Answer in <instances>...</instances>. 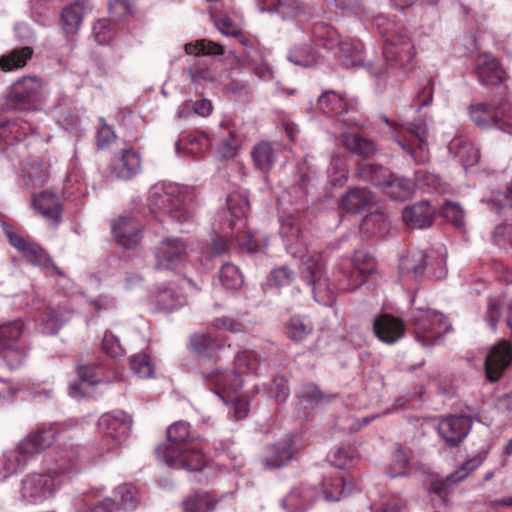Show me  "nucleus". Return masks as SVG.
Instances as JSON below:
<instances>
[{
	"mask_svg": "<svg viewBox=\"0 0 512 512\" xmlns=\"http://www.w3.org/2000/svg\"><path fill=\"white\" fill-rule=\"evenodd\" d=\"M497 112L498 121L496 122V127L499 130L512 135V104L502 105Z\"/></svg>",
	"mask_w": 512,
	"mask_h": 512,
	"instance_id": "13d9d810",
	"label": "nucleus"
},
{
	"mask_svg": "<svg viewBox=\"0 0 512 512\" xmlns=\"http://www.w3.org/2000/svg\"><path fill=\"white\" fill-rule=\"evenodd\" d=\"M186 54L193 56L209 55L218 56L225 53L224 47L216 42L207 39H199L185 45Z\"/></svg>",
	"mask_w": 512,
	"mask_h": 512,
	"instance_id": "58836bf2",
	"label": "nucleus"
},
{
	"mask_svg": "<svg viewBox=\"0 0 512 512\" xmlns=\"http://www.w3.org/2000/svg\"><path fill=\"white\" fill-rule=\"evenodd\" d=\"M368 168L376 174L372 178L374 185L391 199L406 200L414 194L415 185L410 179L391 173L382 166L368 165Z\"/></svg>",
	"mask_w": 512,
	"mask_h": 512,
	"instance_id": "0eeeda50",
	"label": "nucleus"
},
{
	"mask_svg": "<svg viewBox=\"0 0 512 512\" xmlns=\"http://www.w3.org/2000/svg\"><path fill=\"white\" fill-rule=\"evenodd\" d=\"M481 464L482 460L478 457L468 459L452 474L447 476V480L452 481V483L461 482L465 480L470 474H472Z\"/></svg>",
	"mask_w": 512,
	"mask_h": 512,
	"instance_id": "de8ad7c7",
	"label": "nucleus"
},
{
	"mask_svg": "<svg viewBox=\"0 0 512 512\" xmlns=\"http://www.w3.org/2000/svg\"><path fill=\"white\" fill-rule=\"evenodd\" d=\"M493 241L502 248L512 247V225H499L493 233Z\"/></svg>",
	"mask_w": 512,
	"mask_h": 512,
	"instance_id": "bf43d9fd",
	"label": "nucleus"
},
{
	"mask_svg": "<svg viewBox=\"0 0 512 512\" xmlns=\"http://www.w3.org/2000/svg\"><path fill=\"white\" fill-rule=\"evenodd\" d=\"M319 58V53L310 43L296 45L288 53V60L290 62L303 67L315 65Z\"/></svg>",
	"mask_w": 512,
	"mask_h": 512,
	"instance_id": "473e14b6",
	"label": "nucleus"
},
{
	"mask_svg": "<svg viewBox=\"0 0 512 512\" xmlns=\"http://www.w3.org/2000/svg\"><path fill=\"white\" fill-rule=\"evenodd\" d=\"M384 55L387 60L399 65H405L412 61L415 52L411 40L401 36L398 40H388L384 47Z\"/></svg>",
	"mask_w": 512,
	"mask_h": 512,
	"instance_id": "aec40b11",
	"label": "nucleus"
},
{
	"mask_svg": "<svg viewBox=\"0 0 512 512\" xmlns=\"http://www.w3.org/2000/svg\"><path fill=\"white\" fill-rule=\"evenodd\" d=\"M362 254L361 253H357L355 254L354 256V259H353V264H354V268H353V272H352V275L353 276H356L360 278L359 282L353 286H350L348 288V290L350 291H354L356 288L360 287L362 284L365 283L366 279H367V276L372 274L374 272V268L373 266H369L367 268H360L358 266V262L361 260L362 258Z\"/></svg>",
	"mask_w": 512,
	"mask_h": 512,
	"instance_id": "e2e57ef3",
	"label": "nucleus"
},
{
	"mask_svg": "<svg viewBox=\"0 0 512 512\" xmlns=\"http://www.w3.org/2000/svg\"><path fill=\"white\" fill-rule=\"evenodd\" d=\"M111 499H115L117 511L133 509L138 503V491L131 484H122L115 488Z\"/></svg>",
	"mask_w": 512,
	"mask_h": 512,
	"instance_id": "4c0bfd02",
	"label": "nucleus"
},
{
	"mask_svg": "<svg viewBox=\"0 0 512 512\" xmlns=\"http://www.w3.org/2000/svg\"><path fill=\"white\" fill-rule=\"evenodd\" d=\"M141 225L134 218L121 217L112 224L117 242L128 248L136 247L141 241Z\"/></svg>",
	"mask_w": 512,
	"mask_h": 512,
	"instance_id": "a211bd4d",
	"label": "nucleus"
},
{
	"mask_svg": "<svg viewBox=\"0 0 512 512\" xmlns=\"http://www.w3.org/2000/svg\"><path fill=\"white\" fill-rule=\"evenodd\" d=\"M239 148L240 144L235 134L232 131H228V137L223 140L218 148V155L222 159L234 158L238 154Z\"/></svg>",
	"mask_w": 512,
	"mask_h": 512,
	"instance_id": "864d4df0",
	"label": "nucleus"
},
{
	"mask_svg": "<svg viewBox=\"0 0 512 512\" xmlns=\"http://www.w3.org/2000/svg\"><path fill=\"white\" fill-rule=\"evenodd\" d=\"M130 365L135 374L141 378H149L154 372L150 357L145 353L136 354L131 357Z\"/></svg>",
	"mask_w": 512,
	"mask_h": 512,
	"instance_id": "49530a36",
	"label": "nucleus"
},
{
	"mask_svg": "<svg viewBox=\"0 0 512 512\" xmlns=\"http://www.w3.org/2000/svg\"><path fill=\"white\" fill-rule=\"evenodd\" d=\"M26 356L27 351L23 345L0 346V358L10 370L19 368Z\"/></svg>",
	"mask_w": 512,
	"mask_h": 512,
	"instance_id": "a19ab883",
	"label": "nucleus"
},
{
	"mask_svg": "<svg viewBox=\"0 0 512 512\" xmlns=\"http://www.w3.org/2000/svg\"><path fill=\"white\" fill-rule=\"evenodd\" d=\"M405 507L406 504L401 498L393 496L383 503L382 508L378 512H403Z\"/></svg>",
	"mask_w": 512,
	"mask_h": 512,
	"instance_id": "774afa93",
	"label": "nucleus"
},
{
	"mask_svg": "<svg viewBox=\"0 0 512 512\" xmlns=\"http://www.w3.org/2000/svg\"><path fill=\"white\" fill-rule=\"evenodd\" d=\"M373 201L372 193L366 188H352L342 197V208L348 213H358Z\"/></svg>",
	"mask_w": 512,
	"mask_h": 512,
	"instance_id": "a878e982",
	"label": "nucleus"
},
{
	"mask_svg": "<svg viewBox=\"0 0 512 512\" xmlns=\"http://www.w3.org/2000/svg\"><path fill=\"white\" fill-rule=\"evenodd\" d=\"M220 281L226 289L235 290L242 286L243 276L237 266L227 263L221 267Z\"/></svg>",
	"mask_w": 512,
	"mask_h": 512,
	"instance_id": "c03bdc74",
	"label": "nucleus"
},
{
	"mask_svg": "<svg viewBox=\"0 0 512 512\" xmlns=\"http://www.w3.org/2000/svg\"><path fill=\"white\" fill-rule=\"evenodd\" d=\"M109 9L111 14L118 18L131 13V5L128 0H112L109 3Z\"/></svg>",
	"mask_w": 512,
	"mask_h": 512,
	"instance_id": "338daca9",
	"label": "nucleus"
},
{
	"mask_svg": "<svg viewBox=\"0 0 512 512\" xmlns=\"http://www.w3.org/2000/svg\"><path fill=\"white\" fill-rule=\"evenodd\" d=\"M210 329L215 334H220L221 336H223L221 334L222 331L230 332L232 334L244 332V325L241 322H239L231 317L224 316V317L216 318L210 324Z\"/></svg>",
	"mask_w": 512,
	"mask_h": 512,
	"instance_id": "a18cd8bd",
	"label": "nucleus"
},
{
	"mask_svg": "<svg viewBox=\"0 0 512 512\" xmlns=\"http://www.w3.org/2000/svg\"><path fill=\"white\" fill-rule=\"evenodd\" d=\"M415 140L408 143L402 140H396L398 145L407 152L416 164H425L430 160L429 150L426 143V130L418 128L414 131Z\"/></svg>",
	"mask_w": 512,
	"mask_h": 512,
	"instance_id": "b1692460",
	"label": "nucleus"
},
{
	"mask_svg": "<svg viewBox=\"0 0 512 512\" xmlns=\"http://www.w3.org/2000/svg\"><path fill=\"white\" fill-rule=\"evenodd\" d=\"M271 452L272 455L265 458V464L269 468H279L292 458V449L289 443L273 445Z\"/></svg>",
	"mask_w": 512,
	"mask_h": 512,
	"instance_id": "79ce46f5",
	"label": "nucleus"
},
{
	"mask_svg": "<svg viewBox=\"0 0 512 512\" xmlns=\"http://www.w3.org/2000/svg\"><path fill=\"white\" fill-rule=\"evenodd\" d=\"M43 81L36 76H24L16 81L12 88L10 97L20 109H29L38 102L43 91Z\"/></svg>",
	"mask_w": 512,
	"mask_h": 512,
	"instance_id": "6e6552de",
	"label": "nucleus"
},
{
	"mask_svg": "<svg viewBox=\"0 0 512 512\" xmlns=\"http://www.w3.org/2000/svg\"><path fill=\"white\" fill-rule=\"evenodd\" d=\"M24 174L29 182L41 184L48 179L49 165L39 159H34L24 168Z\"/></svg>",
	"mask_w": 512,
	"mask_h": 512,
	"instance_id": "37998d69",
	"label": "nucleus"
},
{
	"mask_svg": "<svg viewBox=\"0 0 512 512\" xmlns=\"http://www.w3.org/2000/svg\"><path fill=\"white\" fill-rule=\"evenodd\" d=\"M373 331L380 341L386 344H394L404 336L405 324L398 317L381 314L374 320Z\"/></svg>",
	"mask_w": 512,
	"mask_h": 512,
	"instance_id": "ddd939ff",
	"label": "nucleus"
},
{
	"mask_svg": "<svg viewBox=\"0 0 512 512\" xmlns=\"http://www.w3.org/2000/svg\"><path fill=\"white\" fill-rule=\"evenodd\" d=\"M471 426L468 416L450 415L439 422L438 433L449 446L454 447L468 435Z\"/></svg>",
	"mask_w": 512,
	"mask_h": 512,
	"instance_id": "9b49d317",
	"label": "nucleus"
},
{
	"mask_svg": "<svg viewBox=\"0 0 512 512\" xmlns=\"http://www.w3.org/2000/svg\"><path fill=\"white\" fill-rule=\"evenodd\" d=\"M469 115L471 121L481 128H488L490 126L496 127V122L498 121L497 110L494 106L487 103L471 105Z\"/></svg>",
	"mask_w": 512,
	"mask_h": 512,
	"instance_id": "2f4dec72",
	"label": "nucleus"
},
{
	"mask_svg": "<svg viewBox=\"0 0 512 512\" xmlns=\"http://www.w3.org/2000/svg\"><path fill=\"white\" fill-rule=\"evenodd\" d=\"M475 63V73L481 84L497 86L505 81L506 71L493 55L479 54Z\"/></svg>",
	"mask_w": 512,
	"mask_h": 512,
	"instance_id": "f8f14e48",
	"label": "nucleus"
},
{
	"mask_svg": "<svg viewBox=\"0 0 512 512\" xmlns=\"http://www.w3.org/2000/svg\"><path fill=\"white\" fill-rule=\"evenodd\" d=\"M512 361V347L506 340L494 345L485 360V372L489 381L499 380Z\"/></svg>",
	"mask_w": 512,
	"mask_h": 512,
	"instance_id": "9d476101",
	"label": "nucleus"
},
{
	"mask_svg": "<svg viewBox=\"0 0 512 512\" xmlns=\"http://www.w3.org/2000/svg\"><path fill=\"white\" fill-rule=\"evenodd\" d=\"M102 350L106 355L113 359H120L125 351L122 348L119 339L110 332H106L103 337Z\"/></svg>",
	"mask_w": 512,
	"mask_h": 512,
	"instance_id": "3c124183",
	"label": "nucleus"
},
{
	"mask_svg": "<svg viewBox=\"0 0 512 512\" xmlns=\"http://www.w3.org/2000/svg\"><path fill=\"white\" fill-rule=\"evenodd\" d=\"M250 154L254 166L265 174L272 170L277 160V149L272 142L265 140L257 142Z\"/></svg>",
	"mask_w": 512,
	"mask_h": 512,
	"instance_id": "5701e85b",
	"label": "nucleus"
},
{
	"mask_svg": "<svg viewBox=\"0 0 512 512\" xmlns=\"http://www.w3.org/2000/svg\"><path fill=\"white\" fill-rule=\"evenodd\" d=\"M190 79L195 84L202 82H214L216 77L208 67H197L189 70Z\"/></svg>",
	"mask_w": 512,
	"mask_h": 512,
	"instance_id": "0e129e2a",
	"label": "nucleus"
},
{
	"mask_svg": "<svg viewBox=\"0 0 512 512\" xmlns=\"http://www.w3.org/2000/svg\"><path fill=\"white\" fill-rule=\"evenodd\" d=\"M187 255V244L180 238H164L155 251L156 267L174 269Z\"/></svg>",
	"mask_w": 512,
	"mask_h": 512,
	"instance_id": "1a4fd4ad",
	"label": "nucleus"
},
{
	"mask_svg": "<svg viewBox=\"0 0 512 512\" xmlns=\"http://www.w3.org/2000/svg\"><path fill=\"white\" fill-rule=\"evenodd\" d=\"M312 323L299 316L291 317L285 324L287 337L294 342L304 341L313 332Z\"/></svg>",
	"mask_w": 512,
	"mask_h": 512,
	"instance_id": "f704fd0d",
	"label": "nucleus"
},
{
	"mask_svg": "<svg viewBox=\"0 0 512 512\" xmlns=\"http://www.w3.org/2000/svg\"><path fill=\"white\" fill-rule=\"evenodd\" d=\"M101 125L97 130L96 142L99 149H107L116 140V134L113 129L108 126L104 119H101Z\"/></svg>",
	"mask_w": 512,
	"mask_h": 512,
	"instance_id": "5fc2aeb1",
	"label": "nucleus"
},
{
	"mask_svg": "<svg viewBox=\"0 0 512 512\" xmlns=\"http://www.w3.org/2000/svg\"><path fill=\"white\" fill-rule=\"evenodd\" d=\"M33 53V49L28 46L13 49L0 57V69L4 72L21 69L27 65Z\"/></svg>",
	"mask_w": 512,
	"mask_h": 512,
	"instance_id": "c85d7f7f",
	"label": "nucleus"
},
{
	"mask_svg": "<svg viewBox=\"0 0 512 512\" xmlns=\"http://www.w3.org/2000/svg\"><path fill=\"white\" fill-rule=\"evenodd\" d=\"M436 210L428 201L407 206L402 211L403 221L413 229H423L433 224Z\"/></svg>",
	"mask_w": 512,
	"mask_h": 512,
	"instance_id": "2eb2a0df",
	"label": "nucleus"
},
{
	"mask_svg": "<svg viewBox=\"0 0 512 512\" xmlns=\"http://www.w3.org/2000/svg\"><path fill=\"white\" fill-rule=\"evenodd\" d=\"M413 321L415 338L423 347L433 346L450 328L446 317L431 309H416Z\"/></svg>",
	"mask_w": 512,
	"mask_h": 512,
	"instance_id": "20e7f679",
	"label": "nucleus"
},
{
	"mask_svg": "<svg viewBox=\"0 0 512 512\" xmlns=\"http://www.w3.org/2000/svg\"><path fill=\"white\" fill-rule=\"evenodd\" d=\"M25 331V325L22 320H15L12 322L0 325V346H13L21 345L20 338Z\"/></svg>",
	"mask_w": 512,
	"mask_h": 512,
	"instance_id": "ea45409f",
	"label": "nucleus"
},
{
	"mask_svg": "<svg viewBox=\"0 0 512 512\" xmlns=\"http://www.w3.org/2000/svg\"><path fill=\"white\" fill-rule=\"evenodd\" d=\"M342 143L349 152L363 158H369L377 152L374 141L364 138L359 134H342Z\"/></svg>",
	"mask_w": 512,
	"mask_h": 512,
	"instance_id": "bb28decb",
	"label": "nucleus"
},
{
	"mask_svg": "<svg viewBox=\"0 0 512 512\" xmlns=\"http://www.w3.org/2000/svg\"><path fill=\"white\" fill-rule=\"evenodd\" d=\"M501 305L502 301L500 298H490L487 305L486 320L493 330L501 317Z\"/></svg>",
	"mask_w": 512,
	"mask_h": 512,
	"instance_id": "680f3d73",
	"label": "nucleus"
},
{
	"mask_svg": "<svg viewBox=\"0 0 512 512\" xmlns=\"http://www.w3.org/2000/svg\"><path fill=\"white\" fill-rule=\"evenodd\" d=\"M5 233L10 244L20 251L27 261L34 265H40L46 261V252L37 243L25 239L13 229H6Z\"/></svg>",
	"mask_w": 512,
	"mask_h": 512,
	"instance_id": "f3484780",
	"label": "nucleus"
},
{
	"mask_svg": "<svg viewBox=\"0 0 512 512\" xmlns=\"http://www.w3.org/2000/svg\"><path fill=\"white\" fill-rule=\"evenodd\" d=\"M141 170V157L133 148L123 149L115 155L111 173L121 180H130Z\"/></svg>",
	"mask_w": 512,
	"mask_h": 512,
	"instance_id": "4468645a",
	"label": "nucleus"
},
{
	"mask_svg": "<svg viewBox=\"0 0 512 512\" xmlns=\"http://www.w3.org/2000/svg\"><path fill=\"white\" fill-rule=\"evenodd\" d=\"M54 442L52 430L42 429L28 435L17 447L19 454L24 457L39 453L50 447Z\"/></svg>",
	"mask_w": 512,
	"mask_h": 512,
	"instance_id": "412c9836",
	"label": "nucleus"
},
{
	"mask_svg": "<svg viewBox=\"0 0 512 512\" xmlns=\"http://www.w3.org/2000/svg\"><path fill=\"white\" fill-rule=\"evenodd\" d=\"M83 12L84 7L79 3H74L63 9L61 25L66 34H74L78 31L82 23Z\"/></svg>",
	"mask_w": 512,
	"mask_h": 512,
	"instance_id": "e433bc0d",
	"label": "nucleus"
},
{
	"mask_svg": "<svg viewBox=\"0 0 512 512\" xmlns=\"http://www.w3.org/2000/svg\"><path fill=\"white\" fill-rule=\"evenodd\" d=\"M103 439L107 441V451L114 450L130 435L132 418L123 411L103 414L98 421Z\"/></svg>",
	"mask_w": 512,
	"mask_h": 512,
	"instance_id": "423d86ee",
	"label": "nucleus"
},
{
	"mask_svg": "<svg viewBox=\"0 0 512 512\" xmlns=\"http://www.w3.org/2000/svg\"><path fill=\"white\" fill-rule=\"evenodd\" d=\"M346 485L342 478L324 482L325 498L328 501H337L345 494Z\"/></svg>",
	"mask_w": 512,
	"mask_h": 512,
	"instance_id": "6e6d98bb",
	"label": "nucleus"
},
{
	"mask_svg": "<svg viewBox=\"0 0 512 512\" xmlns=\"http://www.w3.org/2000/svg\"><path fill=\"white\" fill-rule=\"evenodd\" d=\"M167 437L171 444L183 445L177 449L171 445H159L156 455L159 460L173 469H184L199 472L207 466L208 460L203 453L202 444L190 437V424L177 421L167 429Z\"/></svg>",
	"mask_w": 512,
	"mask_h": 512,
	"instance_id": "f257e3e1",
	"label": "nucleus"
},
{
	"mask_svg": "<svg viewBox=\"0 0 512 512\" xmlns=\"http://www.w3.org/2000/svg\"><path fill=\"white\" fill-rule=\"evenodd\" d=\"M332 52L340 59H349L361 52V43L352 39L340 38V43Z\"/></svg>",
	"mask_w": 512,
	"mask_h": 512,
	"instance_id": "09e8293b",
	"label": "nucleus"
},
{
	"mask_svg": "<svg viewBox=\"0 0 512 512\" xmlns=\"http://www.w3.org/2000/svg\"><path fill=\"white\" fill-rule=\"evenodd\" d=\"M313 36L319 45L330 51L336 50L341 38L333 27L324 22L314 24Z\"/></svg>",
	"mask_w": 512,
	"mask_h": 512,
	"instance_id": "c9c22d12",
	"label": "nucleus"
},
{
	"mask_svg": "<svg viewBox=\"0 0 512 512\" xmlns=\"http://www.w3.org/2000/svg\"><path fill=\"white\" fill-rule=\"evenodd\" d=\"M227 206L232 216L228 221L229 228L234 229L236 221H240L245 225L249 211L248 199L241 193L233 192L227 198Z\"/></svg>",
	"mask_w": 512,
	"mask_h": 512,
	"instance_id": "7c9ffc66",
	"label": "nucleus"
},
{
	"mask_svg": "<svg viewBox=\"0 0 512 512\" xmlns=\"http://www.w3.org/2000/svg\"><path fill=\"white\" fill-rule=\"evenodd\" d=\"M227 340L226 337L215 334L209 326L207 332L194 333L190 337V345L195 353L206 355L223 348Z\"/></svg>",
	"mask_w": 512,
	"mask_h": 512,
	"instance_id": "4be33fe9",
	"label": "nucleus"
},
{
	"mask_svg": "<svg viewBox=\"0 0 512 512\" xmlns=\"http://www.w3.org/2000/svg\"><path fill=\"white\" fill-rule=\"evenodd\" d=\"M319 108L327 115L340 116L348 112L349 102L344 95L326 91L318 98Z\"/></svg>",
	"mask_w": 512,
	"mask_h": 512,
	"instance_id": "cd10ccee",
	"label": "nucleus"
},
{
	"mask_svg": "<svg viewBox=\"0 0 512 512\" xmlns=\"http://www.w3.org/2000/svg\"><path fill=\"white\" fill-rule=\"evenodd\" d=\"M315 500V490L309 487L292 489L283 499L282 505L289 512L305 511Z\"/></svg>",
	"mask_w": 512,
	"mask_h": 512,
	"instance_id": "393cba45",
	"label": "nucleus"
},
{
	"mask_svg": "<svg viewBox=\"0 0 512 512\" xmlns=\"http://www.w3.org/2000/svg\"><path fill=\"white\" fill-rule=\"evenodd\" d=\"M32 206L43 218L53 225L60 223L62 204L55 193L45 190L33 195Z\"/></svg>",
	"mask_w": 512,
	"mask_h": 512,
	"instance_id": "dca6fc26",
	"label": "nucleus"
},
{
	"mask_svg": "<svg viewBox=\"0 0 512 512\" xmlns=\"http://www.w3.org/2000/svg\"><path fill=\"white\" fill-rule=\"evenodd\" d=\"M217 504L218 499L207 492L189 495L182 502L183 512H213Z\"/></svg>",
	"mask_w": 512,
	"mask_h": 512,
	"instance_id": "c756f323",
	"label": "nucleus"
},
{
	"mask_svg": "<svg viewBox=\"0 0 512 512\" xmlns=\"http://www.w3.org/2000/svg\"><path fill=\"white\" fill-rule=\"evenodd\" d=\"M204 379L215 388V392H237L242 387V379L238 372L234 370L215 369L209 372H203Z\"/></svg>",
	"mask_w": 512,
	"mask_h": 512,
	"instance_id": "6ab92c4d",
	"label": "nucleus"
},
{
	"mask_svg": "<svg viewBox=\"0 0 512 512\" xmlns=\"http://www.w3.org/2000/svg\"><path fill=\"white\" fill-rule=\"evenodd\" d=\"M459 157L463 161L465 166H473L480 160V151L471 143H465L460 148Z\"/></svg>",
	"mask_w": 512,
	"mask_h": 512,
	"instance_id": "052dcab7",
	"label": "nucleus"
},
{
	"mask_svg": "<svg viewBox=\"0 0 512 512\" xmlns=\"http://www.w3.org/2000/svg\"><path fill=\"white\" fill-rule=\"evenodd\" d=\"M59 489L55 478L49 473H30L20 483L21 500L33 505L52 499Z\"/></svg>",
	"mask_w": 512,
	"mask_h": 512,
	"instance_id": "39448f33",
	"label": "nucleus"
},
{
	"mask_svg": "<svg viewBox=\"0 0 512 512\" xmlns=\"http://www.w3.org/2000/svg\"><path fill=\"white\" fill-rule=\"evenodd\" d=\"M427 266V254L423 250L414 249L401 259L399 269L401 274H421Z\"/></svg>",
	"mask_w": 512,
	"mask_h": 512,
	"instance_id": "72a5a7b5",
	"label": "nucleus"
},
{
	"mask_svg": "<svg viewBox=\"0 0 512 512\" xmlns=\"http://www.w3.org/2000/svg\"><path fill=\"white\" fill-rule=\"evenodd\" d=\"M157 303L165 311H172L182 305V299L172 289H164L157 294Z\"/></svg>",
	"mask_w": 512,
	"mask_h": 512,
	"instance_id": "8fccbe9b",
	"label": "nucleus"
},
{
	"mask_svg": "<svg viewBox=\"0 0 512 512\" xmlns=\"http://www.w3.org/2000/svg\"><path fill=\"white\" fill-rule=\"evenodd\" d=\"M324 260L320 254L305 256L301 260L300 273L311 286L313 298L324 306H333L336 292L324 271Z\"/></svg>",
	"mask_w": 512,
	"mask_h": 512,
	"instance_id": "7ed1b4c3",
	"label": "nucleus"
},
{
	"mask_svg": "<svg viewBox=\"0 0 512 512\" xmlns=\"http://www.w3.org/2000/svg\"><path fill=\"white\" fill-rule=\"evenodd\" d=\"M442 217L455 226H462L464 223V211L461 207L452 202H447L441 209Z\"/></svg>",
	"mask_w": 512,
	"mask_h": 512,
	"instance_id": "603ef678",
	"label": "nucleus"
},
{
	"mask_svg": "<svg viewBox=\"0 0 512 512\" xmlns=\"http://www.w3.org/2000/svg\"><path fill=\"white\" fill-rule=\"evenodd\" d=\"M272 278L276 285L284 286L293 281L294 273L288 267H280L272 272Z\"/></svg>",
	"mask_w": 512,
	"mask_h": 512,
	"instance_id": "69168bd1",
	"label": "nucleus"
},
{
	"mask_svg": "<svg viewBox=\"0 0 512 512\" xmlns=\"http://www.w3.org/2000/svg\"><path fill=\"white\" fill-rule=\"evenodd\" d=\"M93 36L97 43L107 44L113 38V32L108 20H98L93 26Z\"/></svg>",
	"mask_w": 512,
	"mask_h": 512,
	"instance_id": "4d7b16f0",
	"label": "nucleus"
},
{
	"mask_svg": "<svg viewBox=\"0 0 512 512\" xmlns=\"http://www.w3.org/2000/svg\"><path fill=\"white\" fill-rule=\"evenodd\" d=\"M194 199L193 188L175 183H157L149 192V207L152 212L167 214L172 220L183 224L193 218L187 204Z\"/></svg>",
	"mask_w": 512,
	"mask_h": 512,
	"instance_id": "f03ea898",
	"label": "nucleus"
}]
</instances>
